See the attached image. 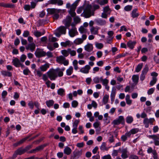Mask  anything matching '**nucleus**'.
Wrapping results in <instances>:
<instances>
[{
    "instance_id": "f257e3e1",
    "label": "nucleus",
    "mask_w": 159,
    "mask_h": 159,
    "mask_svg": "<svg viewBox=\"0 0 159 159\" xmlns=\"http://www.w3.org/2000/svg\"><path fill=\"white\" fill-rule=\"evenodd\" d=\"M100 8L99 5L94 4L92 6L90 4H88L86 5L84 11L81 14V16L85 18H89L91 16H94V12L96 10Z\"/></svg>"
},
{
    "instance_id": "f03ea898",
    "label": "nucleus",
    "mask_w": 159,
    "mask_h": 159,
    "mask_svg": "<svg viewBox=\"0 0 159 159\" xmlns=\"http://www.w3.org/2000/svg\"><path fill=\"white\" fill-rule=\"evenodd\" d=\"M63 22L65 25V27L60 26L55 31V34L57 37H59L61 34H66V28L70 26V16H68L67 18L64 20Z\"/></svg>"
},
{
    "instance_id": "7ed1b4c3",
    "label": "nucleus",
    "mask_w": 159,
    "mask_h": 159,
    "mask_svg": "<svg viewBox=\"0 0 159 159\" xmlns=\"http://www.w3.org/2000/svg\"><path fill=\"white\" fill-rule=\"evenodd\" d=\"M58 69H51L47 72V75L48 77L51 80H54L57 77V72Z\"/></svg>"
},
{
    "instance_id": "20e7f679",
    "label": "nucleus",
    "mask_w": 159,
    "mask_h": 159,
    "mask_svg": "<svg viewBox=\"0 0 159 159\" xmlns=\"http://www.w3.org/2000/svg\"><path fill=\"white\" fill-rule=\"evenodd\" d=\"M79 1L80 0H77L70 6V16L72 17H75L76 16V14L75 11Z\"/></svg>"
},
{
    "instance_id": "39448f33",
    "label": "nucleus",
    "mask_w": 159,
    "mask_h": 159,
    "mask_svg": "<svg viewBox=\"0 0 159 159\" xmlns=\"http://www.w3.org/2000/svg\"><path fill=\"white\" fill-rule=\"evenodd\" d=\"M111 10L109 6L105 7L103 8V12L102 13L101 16L102 18L107 19L108 15H110Z\"/></svg>"
},
{
    "instance_id": "423d86ee",
    "label": "nucleus",
    "mask_w": 159,
    "mask_h": 159,
    "mask_svg": "<svg viewBox=\"0 0 159 159\" xmlns=\"http://www.w3.org/2000/svg\"><path fill=\"white\" fill-rule=\"evenodd\" d=\"M56 61L58 63L63 64L65 66H67L69 64L68 61L66 60L65 58L62 56L57 57Z\"/></svg>"
},
{
    "instance_id": "0eeeda50",
    "label": "nucleus",
    "mask_w": 159,
    "mask_h": 159,
    "mask_svg": "<svg viewBox=\"0 0 159 159\" xmlns=\"http://www.w3.org/2000/svg\"><path fill=\"white\" fill-rule=\"evenodd\" d=\"M148 137L154 140V143L156 146H159V134L149 135Z\"/></svg>"
},
{
    "instance_id": "6e6552de",
    "label": "nucleus",
    "mask_w": 159,
    "mask_h": 159,
    "mask_svg": "<svg viewBox=\"0 0 159 159\" xmlns=\"http://www.w3.org/2000/svg\"><path fill=\"white\" fill-rule=\"evenodd\" d=\"M125 123V120L123 116H120L117 119L113 120L112 124L114 125H119L120 124H124Z\"/></svg>"
},
{
    "instance_id": "1a4fd4ad",
    "label": "nucleus",
    "mask_w": 159,
    "mask_h": 159,
    "mask_svg": "<svg viewBox=\"0 0 159 159\" xmlns=\"http://www.w3.org/2000/svg\"><path fill=\"white\" fill-rule=\"evenodd\" d=\"M35 54L37 57L40 58L45 56L46 53L42 49L37 48L35 52Z\"/></svg>"
},
{
    "instance_id": "9d476101",
    "label": "nucleus",
    "mask_w": 159,
    "mask_h": 159,
    "mask_svg": "<svg viewBox=\"0 0 159 159\" xmlns=\"http://www.w3.org/2000/svg\"><path fill=\"white\" fill-rule=\"evenodd\" d=\"M155 121V120L153 118H150L148 119V118H145L143 120V123L145 127L146 128L148 127L149 125L150 124L151 125L153 124V123Z\"/></svg>"
},
{
    "instance_id": "9b49d317",
    "label": "nucleus",
    "mask_w": 159,
    "mask_h": 159,
    "mask_svg": "<svg viewBox=\"0 0 159 159\" xmlns=\"http://www.w3.org/2000/svg\"><path fill=\"white\" fill-rule=\"evenodd\" d=\"M87 37V36L85 34H83L82 36V38H78L75 39L74 43L75 44L79 45L82 43L84 40H85Z\"/></svg>"
},
{
    "instance_id": "f8f14e48",
    "label": "nucleus",
    "mask_w": 159,
    "mask_h": 159,
    "mask_svg": "<svg viewBox=\"0 0 159 159\" xmlns=\"http://www.w3.org/2000/svg\"><path fill=\"white\" fill-rule=\"evenodd\" d=\"M149 68L148 66L146 65L142 71V73L140 76V79L141 80H143L145 78V75L148 71Z\"/></svg>"
},
{
    "instance_id": "ddd939ff",
    "label": "nucleus",
    "mask_w": 159,
    "mask_h": 159,
    "mask_svg": "<svg viewBox=\"0 0 159 159\" xmlns=\"http://www.w3.org/2000/svg\"><path fill=\"white\" fill-rule=\"evenodd\" d=\"M71 18L70 17V22ZM71 25L72 26V28L70 30V36L74 37L77 34L78 32L76 30V28L75 26V25L71 24Z\"/></svg>"
},
{
    "instance_id": "4468645a",
    "label": "nucleus",
    "mask_w": 159,
    "mask_h": 159,
    "mask_svg": "<svg viewBox=\"0 0 159 159\" xmlns=\"http://www.w3.org/2000/svg\"><path fill=\"white\" fill-rule=\"evenodd\" d=\"M25 152L24 149H23L21 148H19L15 151L13 155L12 158L14 159L16 157L17 155H21Z\"/></svg>"
},
{
    "instance_id": "2eb2a0df",
    "label": "nucleus",
    "mask_w": 159,
    "mask_h": 159,
    "mask_svg": "<svg viewBox=\"0 0 159 159\" xmlns=\"http://www.w3.org/2000/svg\"><path fill=\"white\" fill-rule=\"evenodd\" d=\"M47 11L48 14L54 15L56 13H59L61 11V9H57L55 8H48Z\"/></svg>"
},
{
    "instance_id": "dca6fc26",
    "label": "nucleus",
    "mask_w": 159,
    "mask_h": 159,
    "mask_svg": "<svg viewBox=\"0 0 159 159\" xmlns=\"http://www.w3.org/2000/svg\"><path fill=\"white\" fill-rule=\"evenodd\" d=\"M91 67L89 65H86L84 67L82 68L80 70V71L84 74H88L89 73V70Z\"/></svg>"
},
{
    "instance_id": "f3484780",
    "label": "nucleus",
    "mask_w": 159,
    "mask_h": 159,
    "mask_svg": "<svg viewBox=\"0 0 159 159\" xmlns=\"http://www.w3.org/2000/svg\"><path fill=\"white\" fill-rule=\"evenodd\" d=\"M50 4H57L58 5H62L63 4V2L61 0H50L49 1Z\"/></svg>"
},
{
    "instance_id": "a211bd4d",
    "label": "nucleus",
    "mask_w": 159,
    "mask_h": 159,
    "mask_svg": "<svg viewBox=\"0 0 159 159\" xmlns=\"http://www.w3.org/2000/svg\"><path fill=\"white\" fill-rule=\"evenodd\" d=\"M31 135H29L22 139L20 140V141L18 142L15 143L13 144V146L15 147H17L19 145H20L21 144L23 143L24 142H25L27 139H29Z\"/></svg>"
},
{
    "instance_id": "6ab92c4d",
    "label": "nucleus",
    "mask_w": 159,
    "mask_h": 159,
    "mask_svg": "<svg viewBox=\"0 0 159 159\" xmlns=\"http://www.w3.org/2000/svg\"><path fill=\"white\" fill-rule=\"evenodd\" d=\"M121 157L123 159H125L128 157V156L127 154L128 151L127 148L122 149L121 151Z\"/></svg>"
},
{
    "instance_id": "aec40b11",
    "label": "nucleus",
    "mask_w": 159,
    "mask_h": 159,
    "mask_svg": "<svg viewBox=\"0 0 159 159\" xmlns=\"http://www.w3.org/2000/svg\"><path fill=\"white\" fill-rule=\"evenodd\" d=\"M84 48L86 51L88 52H90L93 50V45L92 44L88 43L84 46Z\"/></svg>"
},
{
    "instance_id": "412c9836",
    "label": "nucleus",
    "mask_w": 159,
    "mask_h": 159,
    "mask_svg": "<svg viewBox=\"0 0 159 159\" xmlns=\"http://www.w3.org/2000/svg\"><path fill=\"white\" fill-rule=\"evenodd\" d=\"M35 48V45L34 43H32L28 44L26 47V48L27 50L30 49L31 51H33Z\"/></svg>"
},
{
    "instance_id": "4be33fe9",
    "label": "nucleus",
    "mask_w": 159,
    "mask_h": 159,
    "mask_svg": "<svg viewBox=\"0 0 159 159\" xmlns=\"http://www.w3.org/2000/svg\"><path fill=\"white\" fill-rule=\"evenodd\" d=\"M136 42L135 41L129 40L127 43V46L131 49H133L135 45Z\"/></svg>"
},
{
    "instance_id": "5701e85b",
    "label": "nucleus",
    "mask_w": 159,
    "mask_h": 159,
    "mask_svg": "<svg viewBox=\"0 0 159 159\" xmlns=\"http://www.w3.org/2000/svg\"><path fill=\"white\" fill-rule=\"evenodd\" d=\"M99 28L96 26V27H91L90 31L91 34H98Z\"/></svg>"
},
{
    "instance_id": "b1692460",
    "label": "nucleus",
    "mask_w": 159,
    "mask_h": 159,
    "mask_svg": "<svg viewBox=\"0 0 159 159\" xmlns=\"http://www.w3.org/2000/svg\"><path fill=\"white\" fill-rule=\"evenodd\" d=\"M82 153V150L75 151L73 152L74 157L78 158L81 155Z\"/></svg>"
},
{
    "instance_id": "393cba45",
    "label": "nucleus",
    "mask_w": 159,
    "mask_h": 159,
    "mask_svg": "<svg viewBox=\"0 0 159 159\" xmlns=\"http://www.w3.org/2000/svg\"><path fill=\"white\" fill-rule=\"evenodd\" d=\"M96 22L98 25H103L106 24V22L105 20L102 19H98L96 20Z\"/></svg>"
},
{
    "instance_id": "a878e982",
    "label": "nucleus",
    "mask_w": 159,
    "mask_h": 159,
    "mask_svg": "<svg viewBox=\"0 0 159 159\" xmlns=\"http://www.w3.org/2000/svg\"><path fill=\"white\" fill-rule=\"evenodd\" d=\"M49 67V64L47 63L44 65H42L40 67V69L41 71H45Z\"/></svg>"
},
{
    "instance_id": "bb28decb",
    "label": "nucleus",
    "mask_w": 159,
    "mask_h": 159,
    "mask_svg": "<svg viewBox=\"0 0 159 159\" xmlns=\"http://www.w3.org/2000/svg\"><path fill=\"white\" fill-rule=\"evenodd\" d=\"M100 149L102 151H104L108 150L109 148L107 147V144L106 143L103 142L100 147Z\"/></svg>"
},
{
    "instance_id": "cd10ccee",
    "label": "nucleus",
    "mask_w": 159,
    "mask_h": 159,
    "mask_svg": "<svg viewBox=\"0 0 159 159\" xmlns=\"http://www.w3.org/2000/svg\"><path fill=\"white\" fill-rule=\"evenodd\" d=\"M137 8H135L133 10L131 13V15L133 18L137 17L139 16V13H137Z\"/></svg>"
},
{
    "instance_id": "c85d7f7f",
    "label": "nucleus",
    "mask_w": 159,
    "mask_h": 159,
    "mask_svg": "<svg viewBox=\"0 0 159 159\" xmlns=\"http://www.w3.org/2000/svg\"><path fill=\"white\" fill-rule=\"evenodd\" d=\"M13 65L16 67H19L20 65V61L17 58H15L13 61Z\"/></svg>"
},
{
    "instance_id": "c756f323",
    "label": "nucleus",
    "mask_w": 159,
    "mask_h": 159,
    "mask_svg": "<svg viewBox=\"0 0 159 159\" xmlns=\"http://www.w3.org/2000/svg\"><path fill=\"white\" fill-rule=\"evenodd\" d=\"M134 120L133 118L131 116H129L126 118V121L128 124L131 123Z\"/></svg>"
},
{
    "instance_id": "7c9ffc66",
    "label": "nucleus",
    "mask_w": 159,
    "mask_h": 159,
    "mask_svg": "<svg viewBox=\"0 0 159 159\" xmlns=\"http://www.w3.org/2000/svg\"><path fill=\"white\" fill-rule=\"evenodd\" d=\"M133 82L136 84H137L139 79V76L137 75H134L132 77Z\"/></svg>"
},
{
    "instance_id": "2f4dec72",
    "label": "nucleus",
    "mask_w": 159,
    "mask_h": 159,
    "mask_svg": "<svg viewBox=\"0 0 159 159\" xmlns=\"http://www.w3.org/2000/svg\"><path fill=\"white\" fill-rule=\"evenodd\" d=\"M2 74L4 76L11 77L12 76V74L11 72L2 70L1 71Z\"/></svg>"
},
{
    "instance_id": "473e14b6",
    "label": "nucleus",
    "mask_w": 159,
    "mask_h": 159,
    "mask_svg": "<svg viewBox=\"0 0 159 159\" xmlns=\"http://www.w3.org/2000/svg\"><path fill=\"white\" fill-rule=\"evenodd\" d=\"M116 89H112L111 95V98L112 101H114L116 95Z\"/></svg>"
},
{
    "instance_id": "72a5a7b5",
    "label": "nucleus",
    "mask_w": 159,
    "mask_h": 159,
    "mask_svg": "<svg viewBox=\"0 0 159 159\" xmlns=\"http://www.w3.org/2000/svg\"><path fill=\"white\" fill-rule=\"evenodd\" d=\"M109 98V96L107 94H105L103 97L102 99L103 102L104 104H107Z\"/></svg>"
},
{
    "instance_id": "f704fd0d",
    "label": "nucleus",
    "mask_w": 159,
    "mask_h": 159,
    "mask_svg": "<svg viewBox=\"0 0 159 159\" xmlns=\"http://www.w3.org/2000/svg\"><path fill=\"white\" fill-rule=\"evenodd\" d=\"M130 96L129 95H127L126 96L125 100L127 104L130 105L132 103V100L130 99Z\"/></svg>"
},
{
    "instance_id": "c9c22d12",
    "label": "nucleus",
    "mask_w": 159,
    "mask_h": 159,
    "mask_svg": "<svg viewBox=\"0 0 159 159\" xmlns=\"http://www.w3.org/2000/svg\"><path fill=\"white\" fill-rule=\"evenodd\" d=\"M54 101L52 100H50L46 102V104L48 107H50L53 105Z\"/></svg>"
},
{
    "instance_id": "e433bc0d",
    "label": "nucleus",
    "mask_w": 159,
    "mask_h": 159,
    "mask_svg": "<svg viewBox=\"0 0 159 159\" xmlns=\"http://www.w3.org/2000/svg\"><path fill=\"white\" fill-rule=\"evenodd\" d=\"M108 0H98L97 2L101 5H103L108 3Z\"/></svg>"
},
{
    "instance_id": "4c0bfd02",
    "label": "nucleus",
    "mask_w": 159,
    "mask_h": 159,
    "mask_svg": "<svg viewBox=\"0 0 159 159\" xmlns=\"http://www.w3.org/2000/svg\"><path fill=\"white\" fill-rule=\"evenodd\" d=\"M70 49H68L67 50H63L61 51V53L64 55V57H67L68 56L69 54V52Z\"/></svg>"
},
{
    "instance_id": "58836bf2",
    "label": "nucleus",
    "mask_w": 159,
    "mask_h": 159,
    "mask_svg": "<svg viewBox=\"0 0 159 159\" xmlns=\"http://www.w3.org/2000/svg\"><path fill=\"white\" fill-rule=\"evenodd\" d=\"M86 6H81L79 7L77 10V12L78 14H80L81 13L83 10H84L85 7H86Z\"/></svg>"
},
{
    "instance_id": "ea45409f",
    "label": "nucleus",
    "mask_w": 159,
    "mask_h": 159,
    "mask_svg": "<svg viewBox=\"0 0 159 159\" xmlns=\"http://www.w3.org/2000/svg\"><path fill=\"white\" fill-rule=\"evenodd\" d=\"M74 23H73L72 24H74L75 26L77 24L79 23L80 21V19L78 16H75L74 18Z\"/></svg>"
},
{
    "instance_id": "a19ab883",
    "label": "nucleus",
    "mask_w": 159,
    "mask_h": 159,
    "mask_svg": "<svg viewBox=\"0 0 159 159\" xmlns=\"http://www.w3.org/2000/svg\"><path fill=\"white\" fill-rule=\"evenodd\" d=\"M79 31L81 33L83 34L87 32V30L84 28L83 26H81L79 29Z\"/></svg>"
},
{
    "instance_id": "79ce46f5",
    "label": "nucleus",
    "mask_w": 159,
    "mask_h": 159,
    "mask_svg": "<svg viewBox=\"0 0 159 159\" xmlns=\"http://www.w3.org/2000/svg\"><path fill=\"white\" fill-rule=\"evenodd\" d=\"M143 66V64L141 63L140 64H139L137 66L136 68V71L137 72H139L141 69L142 68Z\"/></svg>"
},
{
    "instance_id": "37998d69",
    "label": "nucleus",
    "mask_w": 159,
    "mask_h": 159,
    "mask_svg": "<svg viewBox=\"0 0 159 159\" xmlns=\"http://www.w3.org/2000/svg\"><path fill=\"white\" fill-rule=\"evenodd\" d=\"M45 146L41 145L38 146L34 149L35 152L42 150Z\"/></svg>"
},
{
    "instance_id": "c03bdc74",
    "label": "nucleus",
    "mask_w": 159,
    "mask_h": 159,
    "mask_svg": "<svg viewBox=\"0 0 159 159\" xmlns=\"http://www.w3.org/2000/svg\"><path fill=\"white\" fill-rule=\"evenodd\" d=\"M96 47L98 49H101L103 47V45L102 43H95Z\"/></svg>"
},
{
    "instance_id": "a18cd8bd",
    "label": "nucleus",
    "mask_w": 159,
    "mask_h": 159,
    "mask_svg": "<svg viewBox=\"0 0 159 159\" xmlns=\"http://www.w3.org/2000/svg\"><path fill=\"white\" fill-rule=\"evenodd\" d=\"M157 81V79L155 77H153L152 78V80L151 81L150 84L151 86H153L154 84Z\"/></svg>"
},
{
    "instance_id": "49530a36",
    "label": "nucleus",
    "mask_w": 159,
    "mask_h": 159,
    "mask_svg": "<svg viewBox=\"0 0 159 159\" xmlns=\"http://www.w3.org/2000/svg\"><path fill=\"white\" fill-rule=\"evenodd\" d=\"M80 122L79 120H76L73 123V128H77L78 125Z\"/></svg>"
},
{
    "instance_id": "de8ad7c7",
    "label": "nucleus",
    "mask_w": 159,
    "mask_h": 159,
    "mask_svg": "<svg viewBox=\"0 0 159 159\" xmlns=\"http://www.w3.org/2000/svg\"><path fill=\"white\" fill-rule=\"evenodd\" d=\"M64 152L66 155H70V148L68 146L66 147L64 149Z\"/></svg>"
},
{
    "instance_id": "09e8293b",
    "label": "nucleus",
    "mask_w": 159,
    "mask_h": 159,
    "mask_svg": "<svg viewBox=\"0 0 159 159\" xmlns=\"http://www.w3.org/2000/svg\"><path fill=\"white\" fill-rule=\"evenodd\" d=\"M78 103L77 101L74 100L71 103V105L73 107H76L78 105Z\"/></svg>"
},
{
    "instance_id": "8fccbe9b",
    "label": "nucleus",
    "mask_w": 159,
    "mask_h": 159,
    "mask_svg": "<svg viewBox=\"0 0 159 159\" xmlns=\"http://www.w3.org/2000/svg\"><path fill=\"white\" fill-rule=\"evenodd\" d=\"M132 8V6L131 5H127L124 8V10L126 11H129L131 10Z\"/></svg>"
},
{
    "instance_id": "3c124183",
    "label": "nucleus",
    "mask_w": 159,
    "mask_h": 159,
    "mask_svg": "<svg viewBox=\"0 0 159 159\" xmlns=\"http://www.w3.org/2000/svg\"><path fill=\"white\" fill-rule=\"evenodd\" d=\"M139 131V129L137 128H134L131 129L130 131V132L132 134H134L137 133Z\"/></svg>"
},
{
    "instance_id": "603ef678",
    "label": "nucleus",
    "mask_w": 159,
    "mask_h": 159,
    "mask_svg": "<svg viewBox=\"0 0 159 159\" xmlns=\"http://www.w3.org/2000/svg\"><path fill=\"white\" fill-rule=\"evenodd\" d=\"M70 44V41H67L65 42H61V45L64 47H66L67 45Z\"/></svg>"
},
{
    "instance_id": "864d4df0",
    "label": "nucleus",
    "mask_w": 159,
    "mask_h": 159,
    "mask_svg": "<svg viewBox=\"0 0 159 159\" xmlns=\"http://www.w3.org/2000/svg\"><path fill=\"white\" fill-rule=\"evenodd\" d=\"M64 93V90L61 88L59 89L57 91L58 94L60 95H62Z\"/></svg>"
},
{
    "instance_id": "5fc2aeb1",
    "label": "nucleus",
    "mask_w": 159,
    "mask_h": 159,
    "mask_svg": "<svg viewBox=\"0 0 159 159\" xmlns=\"http://www.w3.org/2000/svg\"><path fill=\"white\" fill-rule=\"evenodd\" d=\"M56 69H58L57 72V74H58V75L59 77H61L63 75V72L62 71H61L60 69L58 68Z\"/></svg>"
},
{
    "instance_id": "6e6d98bb",
    "label": "nucleus",
    "mask_w": 159,
    "mask_h": 159,
    "mask_svg": "<svg viewBox=\"0 0 159 159\" xmlns=\"http://www.w3.org/2000/svg\"><path fill=\"white\" fill-rule=\"evenodd\" d=\"M118 150H113L112 153V156L113 157H115L116 156L118 155Z\"/></svg>"
},
{
    "instance_id": "4d7b16f0",
    "label": "nucleus",
    "mask_w": 159,
    "mask_h": 159,
    "mask_svg": "<svg viewBox=\"0 0 159 159\" xmlns=\"http://www.w3.org/2000/svg\"><path fill=\"white\" fill-rule=\"evenodd\" d=\"M93 81L95 84L98 83L100 82V79L98 77H96L93 79Z\"/></svg>"
},
{
    "instance_id": "13d9d810",
    "label": "nucleus",
    "mask_w": 159,
    "mask_h": 159,
    "mask_svg": "<svg viewBox=\"0 0 159 159\" xmlns=\"http://www.w3.org/2000/svg\"><path fill=\"white\" fill-rule=\"evenodd\" d=\"M44 33L41 34V33L40 32L36 31L34 32V35L37 37H39L41 36Z\"/></svg>"
},
{
    "instance_id": "bf43d9fd",
    "label": "nucleus",
    "mask_w": 159,
    "mask_h": 159,
    "mask_svg": "<svg viewBox=\"0 0 159 159\" xmlns=\"http://www.w3.org/2000/svg\"><path fill=\"white\" fill-rule=\"evenodd\" d=\"M129 159H139L138 156L134 154L130 155L129 157Z\"/></svg>"
},
{
    "instance_id": "052dcab7",
    "label": "nucleus",
    "mask_w": 159,
    "mask_h": 159,
    "mask_svg": "<svg viewBox=\"0 0 159 159\" xmlns=\"http://www.w3.org/2000/svg\"><path fill=\"white\" fill-rule=\"evenodd\" d=\"M29 35L30 33L29 31L28 30H25L24 31L23 35L25 37H27Z\"/></svg>"
},
{
    "instance_id": "680f3d73",
    "label": "nucleus",
    "mask_w": 159,
    "mask_h": 159,
    "mask_svg": "<svg viewBox=\"0 0 159 159\" xmlns=\"http://www.w3.org/2000/svg\"><path fill=\"white\" fill-rule=\"evenodd\" d=\"M154 88H152L149 89L148 91V95H151L153 93L154 91Z\"/></svg>"
},
{
    "instance_id": "e2e57ef3",
    "label": "nucleus",
    "mask_w": 159,
    "mask_h": 159,
    "mask_svg": "<svg viewBox=\"0 0 159 159\" xmlns=\"http://www.w3.org/2000/svg\"><path fill=\"white\" fill-rule=\"evenodd\" d=\"M107 34L108 35V37H111L112 38H113V36L114 34V32L112 31H108V32Z\"/></svg>"
},
{
    "instance_id": "0e129e2a",
    "label": "nucleus",
    "mask_w": 159,
    "mask_h": 159,
    "mask_svg": "<svg viewBox=\"0 0 159 159\" xmlns=\"http://www.w3.org/2000/svg\"><path fill=\"white\" fill-rule=\"evenodd\" d=\"M26 58V55L24 54H23L21 55L20 58V60L22 62H23L25 61Z\"/></svg>"
},
{
    "instance_id": "69168bd1",
    "label": "nucleus",
    "mask_w": 159,
    "mask_h": 159,
    "mask_svg": "<svg viewBox=\"0 0 159 159\" xmlns=\"http://www.w3.org/2000/svg\"><path fill=\"white\" fill-rule=\"evenodd\" d=\"M28 105L31 109H33L34 103H33L32 101H30L28 103Z\"/></svg>"
},
{
    "instance_id": "338daca9",
    "label": "nucleus",
    "mask_w": 159,
    "mask_h": 159,
    "mask_svg": "<svg viewBox=\"0 0 159 159\" xmlns=\"http://www.w3.org/2000/svg\"><path fill=\"white\" fill-rule=\"evenodd\" d=\"M102 159H112V158L111 155L109 154H108L102 157Z\"/></svg>"
},
{
    "instance_id": "774afa93",
    "label": "nucleus",
    "mask_w": 159,
    "mask_h": 159,
    "mask_svg": "<svg viewBox=\"0 0 159 159\" xmlns=\"http://www.w3.org/2000/svg\"><path fill=\"white\" fill-rule=\"evenodd\" d=\"M152 154L153 155V158L154 159H158L157 153L156 150L153 151Z\"/></svg>"
}]
</instances>
